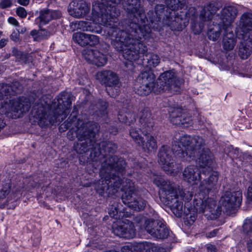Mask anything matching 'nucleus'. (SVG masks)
Wrapping results in <instances>:
<instances>
[{
	"mask_svg": "<svg viewBox=\"0 0 252 252\" xmlns=\"http://www.w3.org/2000/svg\"><path fill=\"white\" fill-rule=\"evenodd\" d=\"M93 13L95 21L110 26L107 32L114 48L122 50L125 45L129 48L125 52L126 58L138 57L135 53L130 54V47H141L142 52L145 51L142 44H135L134 39L130 38V35H137V30L142 35L151 32L140 0H96L93 3Z\"/></svg>",
	"mask_w": 252,
	"mask_h": 252,
	"instance_id": "nucleus-1",
	"label": "nucleus"
},
{
	"mask_svg": "<svg viewBox=\"0 0 252 252\" xmlns=\"http://www.w3.org/2000/svg\"><path fill=\"white\" fill-rule=\"evenodd\" d=\"M126 165V161L123 158L116 156L105 159L101 163V179L95 185V189L100 195L104 194L110 195L116 193L122 186L121 190L124 192L122 196L123 203L135 211L143 210L146 206L147 201L137 195L133 183L128 179L122 180L113 173L123 172Z\"/></svg>",
	"mask_w": 252,
	"mask_h": 252,
	"instance_id": "nucleus-2",
	"label": "nucleus"
},
{
	"mask_svg": "<svg viewBox=\"0 0 252 252\" xmlns=\"http://www.w3.org/2000/svg\"><path fill=\"white\" fill-rule=\"evenodd\" d=\"M180 142L185 152L176 144L173 149L181 160L190 161L199 156L198 162L202 173L206 174V170L209 173L213 170V156L208 148L204 147L205 142L202 137L184 135L180 138Z\"/></svg>",
	"mask_w": 252,
	"mask_h": 252,
	"instance_id": "nucleus-3",
	"label": "nucleus"
},
{
	"mask_svg": "<svg viewBox=\"0 0 252 252\" xmlns=\"http://www.w3.org/2000/svg\"><path fill=\"white\" fill-rule=\"evenodd\" d=\"M39 101L34 106L32 111L38 124L41 127L63 121L71 105V96L67 93L61 94L57 101L51 105L50 99L46 96H43Z\"/></svg>",
	"mask_w": 252,
	"mask_h": 252,
	"instance_id": "nucleus-4",
	"label": "nucleus"
},
{
	"mask_svg": "<svg viewBox=\"0 0 252 252\" xmlns=\"http://www.w3.org/2000/svg\"><path fill=\"white\" fill-rule=\"evenodd\" d=\"M156 77L151 71L141 72L136 79L134 89L136 93L140 95H147L154 92L158 94L161 92L170 91H177L182 82L171 71L161 74L156 82Z\"/></svg>",
	"mask_w": 252,
	"mask_h": 252,
	"instance_id": "nucleus-5",
	"label": "nucleus"
},
{
	"mask_svg": "<svg viewBox=\"0 0 252 252\" xmlns=\"http://www.w3.org/2000/svg\"><path fill=\"white\" fill-rule=\"evenodd\" d=\"M23 87L15 81L11 85L0 84V114L12 119L20 117L29 111L31 103L29 98L14 96L22 92Z\"/></svg>",
	"mask_w": 252,
	"mask_h": 252,
	"instance_id": "nucleus-6",
	"label": "nucleus"
},
{
	"mask_svg": "<svg viewBox=\"0 0 252 252\" xmlns=\"http://www.w3.org/2000/svg\"><path fill=\"white\" fill-rule=\"evenodd\" d=\"M154 184L159 188L161 200L171 208L173 213L178 217L182 214L183 203L189 202L193 196L192 192L180 189L173 183L165 181L161 177H157Z\"/></svg>",
	"mask_w": 252,
	"mask_h": 252,
	"instance_id": "nucleus-7",
	"label": "nucleus"
},
{
	"mask_svg": "<svg viewBox=\"0 0 252 252\" xmlns=\"http://www.w3.org/2000/svg\"><path fill=\"white\" fill-rule=\"evenodd\" d=\"M72 115V114L61 126L68 129L74 125L76 137L80 141L74 146V148L78 153L83 154L94 147V137L99 131L100 126L95 122H85L80 119H77L75 115Z\"/></svg>",
	"mask_w": 252,
	"mask_h": 252,
	"instance_id": "nucleus-8",
	"label": "nucleus"
},
{
	"mask_svg": "<svg viewBox=\"0 0 252 252\" xmlns=\"http://www.w3.org/2000/svg\"><path fill=\"white\" fill-rule=\"evenodd\" d=\"M135 221L141 228L145 230L153 237L157 239H165L169 235V230L164 223L158 219V215L154 213L152 217L149 218L138 216L135 218Z\"/></svg>",
	"mask_w": 252,
	"mask_h": 252,
	"instance_id": "nucleus-9",
	"label": "nucleus"
},
{
	"mask_svg": "<svg viewBox=\"0 0 252 252\" xmlns=\"http://www.w3.org/2000/svg\"><path fill=\"white\" fill-rule=\"evenodd\" d=\"M151 31L147 33V34L145 35H140V31H139L138 30H137V33H136V35H134V36H131L130 35V36L131 37V38H132V39H134V42H135L134 43L136 44H142V45L146 47V50L145 51H141L142 50V48L141 47H133V48H131V49H130V51H131V53H130V54H132L133 55L134 53H135L138 56L137 58H136V59H129V58H126L124 55H125V52L126 51V48H129L127 47H125V45L123 47V49L122 50H118V49L117 48H115L116 50L119 51V52H122L123 53V56L124 57V58L128 60V61H129L130 62H133V61H138L139 60V59H140L141 61H142L143 60H146V63H147V64L146 65L149 68H152L153 67H155L156 66H157L160 63V58L158 56V55L157 54H154L153 53H147V50H148V48H147V47L142 42V41L141 40V39H142V37H146L147 36H148L149 35V34H150Z\"/></svg>",
	"mask_w": 252,
	"mask_h": 252,
	"instance_id": "nucleus-10",
	"label": "nucleus"
},
{
	"mask_svg": "<svg viewBox=\"0 0 252 252\" xmlns=\"http://www.w3.org/2000/svg\"><path fill=\"white\" fill-rule=\"evenodd\" d=\"M182 136H180L179 134H176L174 137L175 140H174L172 145V150H171L170 148L167 145L162 146L159 150L158 154V163L161 168L168 174L174 175L177 174L179 170L178 165L176 164L175 160L173 159L172 155L174 154L177 158L181 160L177 156L173 149V146L175 144L178 145L185 152V148L183 147L182 148L179 144V143L181 144L180 142V138Z\"/></svg>",
	"mask_w": 252,
	"mask_h": 252,
	"instance_id": "nucleus-11",
	"label": "nucleus"
},
{
	"mask_svg": "<svg viewBox=\"0 0 252 252\" xmlns=\"http://www.w3.org/2000/svg\"><path fill=\"white\" fill-rule=\"evenodd\" d=\"M193 205L196 212L203 213L208 219L215 220L220 216V211L216 208V201L200 190L198 196L193 200Z\"/></svg>",
	"mask_w": 252,
	"mask_h": 252,
	"instance_id": "nucleus-12",
	"label": "nucleus"
},
{
	"mask_svg": "<svg viewBox=\"0 0 252 252\" xmlns=\"http://www.w3.org/2000/svg\"><path fill=\"white\" fill-rule=\"evenodd\" d=\"M242 200V193L240 191H226L224 195L220 199V208H217L220 211L225 212L227 214H230L232 211L239 208Z\"/></svg>",
	"mask_w": 252,
	"mask_h": 252,
	"instance_id": "nucleus-13",
	"label": "nucleus"
},
{
	"mask_svg": "<svg viewBox=\"0 0 252 252\" xmlns=\"http://www.w3.org/2000/svg\"><path fill=\"white\" fill-rule=\"evenodd\" d=\"M96 79L101 84L110 88L106 89L107 92L111 97H114L118 94L117 88L120 86V82L118 75L110 70H104L98 72Z\"/></svg>",
	"mask_w": 252,
	"mask_h": 252,
	"instance_id": "nucleus-14",
	"label": "nucleus"
},
{
	"mask_svg": "<svg viewBox=\"0 0 252 252\" xmlns=\"http://www.w3.org/2000/svg\"><path fill=\"white\" fill-rule=\"evenodd\" d=\"M112 232L120 237L130 239L136 235L134 224L130 221L124 222L117 220L112 225Z\"/></svg>",
	"mask_w": 252,
	"mask_h": 252,
	"instance_id": "nucleus-15",
	"label": "nucleus"
},
{
	"mask_svg": "<svg viewBox=\"0 0 252 252\" xmlns=\"http://www.w3.org/2000/svg\"><path fill=\"white\" fill-rule=\"evenodd\" d=\"M170 12L168 11V8L163 4H158L156 6L155 10H150L147 13V17L151 23L158 24V22H162L163 24L169 25V23L167 22L169 18ZM148 21V20H147ZM150 27L149 22L147 23Z\"/></svg>",
	"mask_w": 252,
	"mask_h": 252,
	"instance_id": "nucleus-16",
	"label": "nucleus"
},
{
	"mask_svg": "<svg viewBox=\"0 0 252 252\" xmlns=\"http://www.w3.org/2000/svg\"><path fill=\"white\" fill-rule=\"evenodd\" d=\"M117 149V146L116 144L111 141L101 142L98 148V152L96 151V147H94L91 153V157H92L93 160L97 161L100 159L101 157L105 158V159L110 157L113 154Z\"/></svg>",
	"mask_w": 252,
	"mask_h": 252,
	"instance_id": "nucleus-17",
	"label": "nucleus"
},
{
	"mask_svg": "<svg viewBox=\"0 0 252 252\" xmlns=\"http://www.w3.org/2000/svg\"><path fill=\"white\" fill-rule=\"evenodd\" d=\"M239 27L242 33L237 34L238 38L252 39V13L245 12L241 16Z\"/></svg>",
	"mask_w": 252,
	"mask_h": 252,
	"instance_id": "nucleus-18",
	"label": "nucleus"
},
{
	"mask_svg": "<svg viewBox=\"0 0 252 252\" xmlns=\"http://www.w3.org/2000/svg\"><path fill=\"white\" fill-rule=\"evenodd\" d=\"M170 121L175 125L188 127L191 124L190 116L181 108L174 109L170 114Z\"/></svg>",
	"mask_w": 252,
	"mask_h": 252,
	"instance_id": "nucleus-19",
	"label": "nucleus"
},
{
	"mask_svg": "<svg viewBox=\"0 0 252 252\" xmlns=\"http://www.w3.org/2000/svg\"><path fill=\"white\" fill-rule=\"evenodd\" d=\"M93 13L92 12V18L94 22H91L90 21H79L72 22V25L74 26V28L77 30H80L82 31L90 32L95 33H100L101 32L102 29L101 27L95 23H97L100 25H102L106 27V29L105 30V32L106 33V36H107L111 40V37L108 35L107 32V29L110 27V26H106L103 24L99 23L94 19Z\"/></svg>",
	"mask_w": 252,
	"mask_h": 252,
	"instance_id": "nucleus-20",
	"label": "nucleus"
},
{
	"mask_svg": "<svg viewBox=\"0 0 252 252\" xmlns=\"http://www.w3.org/2000/svg\"><path fill=\"white\" fill-rule=\"evenodd\" d=\"M82 54L87 62L97 66H104L107 61L106 56L97 50L85 49Z\"/></svg>",
	"mask_w": 252,
	"mask_h": 252,
	"instance_id": "nucleus-21",
	"label": "nucleus"
},
{
	"mask_svg": "<svg viewBox=\"0 0 252 252\" xmlns=\"http://www.w3.org/2000/svg\"><path fill=\"white\" fill-rule=\"evenodd\" d=\"M90 10V5L83 0L72 1L68 8L69 14L75 18L85 16L89 13Z\"/></svg>",
	"mask_w": 252,
	"mask_h": 252,
	"instance_id": "nucleus-22",
	"label": "nucleus"
},
{
	"mask_svg": "<svg viewBox=\"0 0 252 252\" xmlns=\"http://www.w3.org/2000/svg\"><path fill=\"white\" fill-rule=\"evenodd\" d=\"M206 174L203 175H209L207 179H204L201 182L199 190L205 194H208L210 191L214 190L217 188V183L218 180L219 173L216 171H212V170L208 173L206 170Z\"/></svg>",
	"mask_w": 252,
	"mask_h": 252,
	"instance_id": "nucleus-23",
	"label": "nucleus"
},
{
	"mask_svg": "<svg viewBox=\"0 0 252 252\" xmlns=\"http://www.w3.org/2000/svg\"><path fill=\"white\" fill-rule=\"evenodd\" d=\"M238 14L236 7L232 5L225 6L221 10L220 17L222 23L223 29L230 28L231 24L234 21Z\"/></svg>",
	"mask_w": 252,
	"mask_h": 252,
	"instance_id": "nucleus-24",
	"label": "nucleus"
},
{
	"mask_svg": "<svg viewBox=\"0 0 252 252\" xmlns=\"http://www.w3.org/2000/svg\"><path fill=\"white\" fill-rule=\"evenodd\" d=\"M221 7V4L218 1H212L207 3L200 11V20L202 22L211 20Z\"/></svg>",
	"mask_w": 252,
	"mask_h": 252,
	"instance_id": "nucleus-25",
	"label": "nucleus"
},
{
	"mask_svg": "<svg viewBox=\"0 0 252 252\" xmlns=\"http://www.w3.org/2000/svg\"><path fill=\"white\" fill-rule=\"evenodd\" d=\"M139 122L141 125V130L142 132H151L154 126L152 114L148 108H145L139 114Z\"/></svg>",
	"mask_w": 252,
	"mask_h": 252,
	"instance_id": "nucleus-26",
	"label": "nucleus"
},
{
	"mask_svg": "<svg viewBox=\"0 0 252 252\" xmlns=\"http://www.w3.org/2000/svg\"><path fill=\"white\" fill-rule=\"evenodd\" d=\"M61 15L62 14L59 11L43 9L39 11V16L36 21H39V25L41 26L48 24L53 19L60 18Z\"/></svg>",
	"mask_w": 252,
	"mask_h": 252,
	"instance_id": "nucleus-27",
	"label": "nucleus"
},
{
	"mask_svg": "<svg viewBox=\"0 0 252 252\" xmlns=\"http://www.w3.org/2000/svg\"><path fill=\"white\" fill-rule=\"evenodd\" d=\"M201 173V169L199 170L196 166L190 165L185 168L183 171V178L188 183L194 184L196 181L200 180Z\"/></svg>",
	"mask_w": 252,
	"mask_h": 252,
	"instance_id": "nucleus-28",
	"label": "nucleus"
},
{
	"mask_svg": "<svg viewBox=\"0 0 252 252\" xmlns=\"http://www.w3.org/2000/svg\"><path fill=\"white\" fill-rule=\"evenodd\" d=\"M149 132H142L145 138V139L144 138H142L141 140L142 143H139L138 145L145 152L148 153L154 152L158 147L156 139Z\"/></svg>",
	"mask_w": 252,
	"mask_h": 252,
	"instance_id": "nucleus-29",
	"label": "nucleus"
},
{
	"mask_svg": "<svg viewBox=\"0 0 252 252\" xmlns=\"http://www.w3.org/2000/svg\"><path fill=\"white\" fill-rule=\"evenodd\" d=\"M224 31V36L222 40L223 48L226 50H231L233 49L236 44V39L232 31L230 28H226Z\"/></svg>",
	"mask_w": 252,
	"mask_h": 252,
	"instance_id": "nucleus-30",
	"label": "nucleus"
},
{
	"mask_svg": "<svg viewBox=\"0 0 252 252\" xmlns=\"http://www.w3.org/2000/svg\"><path fill=\"white\" fill-rule=\"evenodd\" d=\"M241 39L239 46V55L242 59H246L252 51V39L246 40L243 38Z\"/></svg>",
	"mask_w": 252,
	"mask_h": 252,
	"instance_id": "nucleus-31",
	"label": "nucleus"
},
{
	"mask_svg": "<svg viewBox=\"0 0 252 252\" xmlns=\"http://www.w3.org/2000/svg\"><path fill=\"white\" fill-rule=\"evenodd\" d=\"M143 252H164L165 250L154 244L144 242L139 244L138 247Z\"/></svg>",
	"mask_w": 252,
	"mask_h": 252,
	"instance_id": "nucleus-32",
	"label": "nucleus"
},
{
	"mask_svg": "<svg viewBox=\"0 0 252 252\" xmlns=\"http://www.w3.org/2000/svg\"><path fill=\"white\" fill-rule=\"evenodd\" d=\"M221 27H223L222 24L214 25L213 28L210 26L208 31V38L213 41H216L220 36Z\"/></svg>",
	"mask_w": 252,
	"mask_h": 252,
	"instance_id": "nucleus-33",
	"label": "nucleus"
},
{
	"mask_svg": "<svg viewBox=\"0 0 252 252\" xmlns=\"http://www.w3.org/2000/svg\"><path fill=\"white\" fill-rule=\"evenodd\" d=\"M12 54L18 62L26 63L31 60V57L28 54L19 51L15 47L12 48Z\"/></svg>",
	"mask_w": 252,
	"mask_h": 252,
	"instance_id": "nucleus-34",
	"label": "nucleus"
},
{
	"mask_svg": "<svg viewBox=\"0 0 252 252\" xmlns=\"http://www.w3.org/2000/svg\"><path fill=\"white\" fill-rule=\"evenodd\" d=\"M73 39L74 42L81 46L88 45V34L82 32H76L73 35Z\"/></svg>",
	"mask_w": 252,
	"mask_h": 252,
	"instance_id": "nucleus-35",
	"label": "nucleus"
},
{
	"mask_svg": "<svg viewBox=\"0 0 252 252\" xmlns=\"http://www.w3.org/2000/svg\"><path fill=\"white\" fill-rule=\"evenodd\" d=\"M129 113H124L123 111H122L119 113L118 115V118L120 122L124 123L129 125L133 121H135V115L133 114L132 118Z\"/></svg>",
	"mask_w": 252,
	"mask_h": 252,
	"instance_id": "nucleus-36",
	"label": "nucleus"
},
{
	"mask_svg": "<svg viewBox=\"0 0 252 252\" xmlns=\"http://www.w3.org/2000/svg\"><path fill=\"white\" fill-rule=\"evenodd\" d=\"M129 134L138 145L139 143H142L141 140L143 138L140 136L139 131L137 129L133 128H131L129 131Z\"/></svg>",
	"mask_w": 252,
	"mask_h": 252,
	"instance_id": "nucleus-37",
	"label": "nucleus"
},
{
	"mask_svg": "<svg viewBox=\"0 0 252 252\" xmlns=\"http://www.w3.org/2000/svg\"><path fill=\"white\" fill-rule=\"evenodd\" d=\"M88 45L91 46L97 45L99 42L98 36L94 34H88Z\"/></svg>",
	"mask_w": 252,
	"mask_h": 252,
	"instance_id": "nucleus-38",
	"label": "nucleus"
},
{
	"mask_svg": "<svg viewBox=\"0 0 252 252\" xmlns=\"http://www.w3.org/2000/svg\"><path fill=\"white\" fill-rule=\"evenodd\" d=\"M167 5L172 10H175L179 8V0H165Z\"/></svg>",
	"mask_w": 252,
	"mask_h": 252,
	"instance_id": "nucleus-39",
	"label": "nucleus"
},
{
	"mask_svg": "<svg viewBox=\"0 0 252 252\" xmlns=\"http://www.w3.org/2000/svg\"><path fill=\"white\" fill-rule=\"evenodd\" d=\"M119 212V209L118 208L117 205H113L111 208L109 209V214L112 218L117 219L118 214Z\"/></svg>",
	"mask_w": 252,
	"mask_h": 252,
	"instance_id": "nucleus-40",
	"label": "nucleus"
},
{
	"mask_svg": "<svg viewBox=\"0 0 252 252\" xmlns=\"http://www.w3.org/2000/svg\"><path fill=\"white\" fill-rule=\"evenodd\" d=\"M50 35V33L45 30H40L38 31L37 38L39 40L47 38Z\"/></svg>",
	"mask_w": 252,
	"mask_h": 252,
	"instance_id": "nucleus-41",
	"label": "nucleus"
},
{
	"mask_svg": "<svg viewBox=\"0 0 252 252\" xmlns=\"http://www.w3.org/2000/svg\"><path fill=\"white\" fill-rule=\"evenodd\" d=\"M29 184L30 186L37 187L38 188H39V186L41 185L39 180L35 176L30 178Z\"/></svg>",
	"mask_w": 252,
	"mask_h": 252,
	"instance_id": "nucleus-42",
	"label": "nucleus"
},
{
	"mask_svg": "<svg viewBox=\"0 0 252 252\" xmlns=\"http://www.w3.org/2000/svg\"><path fill=\"white\" fill-rule=\"evenodd\" d=\"M16 14L21 18H25L27 15V13L26 9L23 7L19 6L16 9Z\"/></svg>",
	"mask_w": 252,
	"mask_h": 252,
	"instance_id": "nucleus-43",
	"label": "nucleus"
},
{
	"mask_svg": "<svg viewBox=\"0 0 252 252\" xmlns=\"http://www.w3.org/2000/svg\"><path fill=\"white\" fill-rule=\"evenodd\" d=\"M10 187L8 184H6L0 191V198H2L5 195L8 194L9 192Z\"/></svg>",
	"mask_w": 252,
	"mask_h": 252,
	"instance_id": "nucleus-44",
	"label": "nucleus"
},
{
	"mask_svg": "<svg viewBox=\"0 0 252 252\" xmlns=\"http://www.w3.org/2000/svg\"><path fill=\"white\" fill-rule=\"evenodd\" d=\"M10 187L8 184H6L0 191V198H2L5 195L8 194L9 192Z\"/></svg>",
	"mask_w": 252,
	"mask_h": 252,
	"instance_id": "nucleus-45",
	"label": "nucleus"
},
{
	"mask_svg": "<svg viewBox=\"0 0 252 252\" xmlns=\"http://www.w3.org/2000/svg\"><path fill=\"white\" fill-rule=\"evenodd\" d=\"M12 3L11 0H1L0 2V6L1 8L4 9L10 7Z\"/></svg>",
	"mask_w": 252,
	"mask_h": 252,
	"instance_id": "nucleus-46",
	"label": "nucleus"
},
{
	"mask_svg": "<svg viewBox=\"0 0 252 252\" xmlns=\"http://www.w3.org/2000/svg\"><path fill=\"white\" fill-rule=\"evenodd\" d=\"M137 247H138V245L134 249V250L132 251L129 248L128 246H124L122 248V252H143V251H141Z\"/></svg>",
	"mask_w": 252,
	"mask_h": 252,
	"instance_id": "nucleus-47",
	"label": "nucleus"
},
{
	"mask_svg": "<svg viewBox=\"0 0 252 252\" xmlns=\"http://www.w3.org/2000/svg\"><path fill=\"white\" fill-rule=\"evenodd\" d=\"M19 36H20V34L19 33V32H13L10 35V39L13 40V41H14L15 42H17L18 41H19Z\"/></svg>",
	"mask_w": 252,
	"mask_h": 252,
	"instance_id": "nucleus-48",
	"label": "nucleus"
},
{
	"mask_svg": "<svg viewBox=\"0 0 252 252\" xmlns=\"http://www.w3.org/2000/svg\"><path fill=\"white\" fill-rule=\"evenodd\" d=\"M196 216L193 214V215L190 214L189 216H188L187 218V222L188 224H192L196 220Z\"/></svg>",
	"mask_w": 252,
	"mask_h": 252,
	"instance_id": "nucleus-49",
	"label": "nucleus"
},
{
	"mask_svg": "<svg viewBox=\"0 0 252 252\" xmlns=\"http://www.w3.org/2000/svg\"><path fill=\"white\" fill-rule=\"evenodd\" d=\"M8 22L15 26H19V23L17 21V20L14 17H10L8 19Z\"/></svg>",
	"mask_w": 252,
	"mask_h": 252,
	"instance_id": "nucleus-50",
	"label": "nucleus"
},
{
	"mask_svg": "<svg viewBox=\"0 0 252 252\" xmlns=\"http://www.w3.org/2000/svg\"><path fill=\"white\" fill-rule=\"evenodd\" d=\"M247 196L248 199L252 201V184L248 189Z\"/></svg>",
	"mask_w": 252,
	"mask_h": 252,
	"instance_id": "nucleus-51",
	"label": "nucleus"
},
{
	"mask_svg": "<svg viewBox=\"0 0 252 252\" xmlns=\"http://www.w3.org/2000/svg\"><path fill=\"white\" fill-rule=\"evenodd\" d=\"M207 252H216V248L212 245H209L207 246Z\"/></svg>",
	"mask_w": 252,
	"mask_h": 252,
	"instance_id": "nucleus-52",
	"label": "nucleus"
},
{
	"mask_svg": "<svg viewBox=\"0 0 252 252\" xmlns=\"http://www.w3.org/2000/svg\"><path fill=\"white\" fill-rule=\"evenodd\" d=\"M218 231H219V229H214L212 231H211L209 233L207 234V236L208 237H210V238L214 237L217 235Z\"/></svg>",
	"mask_w": 252,
	"mask_h": 252,
	"instance_id": "nucleus-53",
	"label": "nucleus"
},
{
	"mask_svg": "<svg viewBox=\"0 0 252 252\" xmlns=\"http://www.w3.org/2000/svg\"><path fill=\"white\" fill-rule=\"evenodd\" d=\"M107 107V105L106 102H103V107H102V113H101V116H105L106 114V108Z\"/></svg>",
	"mask_w": 252,
	"mask_h": 252,
	"instance_id": "nucleus-54",
	"label": "nucleus"
},
{
	"mask_svg": "<svg viewBox=\"0 0 252 252\" xmlns=\"http://www.w3.org/2000/svg\"><path fill=\"white\" fill-rule=\"evenodd\" d=\"M18 2L23 6H27L30 2V0H17Z\"/></svg>",
	"mask_w": 252,
	"mask_h": 252,
	"instance_id": "nucleus-55",
	"label": "nucleus"
},
{
	"mask_svg": "<svg viewBox=\"0 0 252 252\" xmlns=\"http://www.w3.org/2000/svg\"><path fill=\"white\" fill-rule=\"evenodd\" d=\"M7 41H8L7 39L2 38V39H0V48H2L3 47H4L6 45Z\"/></svg>",
	"mask_w": 252,
	"mask_h": 252,
	"instance_id": "nucleus-56",
	"label": "nucleus"
},
{
	"mask_svg": "<svg viewBox=\"0 0 252 252\" xmlns=\"http://www.w3.org/2000/svg\"><path fill=\"white\" fill-rule=\"evenodd\" d=\"M185 0H179V5H180L179 8H182V6L185 4Z\"/></svg>",
	"mask_w": 252,
	"mask_h": 252,
	"instance_id": "nucleus-57",
	"label": "nucleus"
},
{
	"mask_svg": "<svg viewBox=\"0 0 252 252\" xmlns=\"http://www.w3.org/2000/svg\"><path fill=\"white\" fill-rule=\"evenodd\" d=\"M37 33H38V32H37L36 31H32L31 32V34L32 35V36H37ZM36 37L37 38V36H36Z\"/></svg>",
	"mask_w": 252,
	"mask_h": 252,
	"instance_id": "nucleus-58",
	"label": "nucleus"
},
{
	"mask_svg": "<svg viewBox=\"0 0 252 252\" xmlns=\"http://www.w3.org/2000/svg\"><path fill=\"white\" fill-rule=\"evenodd\" d=\"M134 167L137 168V167H139L140 168H142V166L139 164L138 163H136V165H134Z\"/></svg>",
	"mask_w": 252,
	"mask_h": 252,
	"instance_id": "nucleus-59",
	"label": "nucleus"
},
{
	"mask_svg": "<svg viewBox=\"0 0 252 252\" xmlns=\"http://www.w3.org/2000/svg\"><path fill=\"white\" fill-rule=\"evenodd\" d=\"M10 56V54H7L5 56V59H8Z\"/></svg>",
	"mask_w": 252,
	"mask_h": 252,
	"instance_id": "nucleus-60",
	"label": "nucleus"
},
{
	"mask_svg": "<svg viewBox=\"0 0 252 252\" xmlns=\"http://www.w3.org/2000/svg\"><path fill=\"white\" fill-rule=\"evenodd\" d=\"M150 2H153L155 0H148Z\"/></svg>",
	"mask_w": 252,
	"mask_h": 252,
	"instance_id": "nucleus-61",
	"label": "nucleus"
},
{
	"mask_svg": "<svg viewBox=\"0 0 252 252\" xmlns=\"http://www.w3.org/2000/svg\"><path fill=\"white\" fill-rule=\"evenodd\" d=\"M117 131H115V132L114 133V134H116L117 133Z\"/></svg>",
	"mask_w": 252,
	"mask_h": 252,
	"instance_id": "nucleus-62",
	"label": "nucleus"
}]
</instances>
